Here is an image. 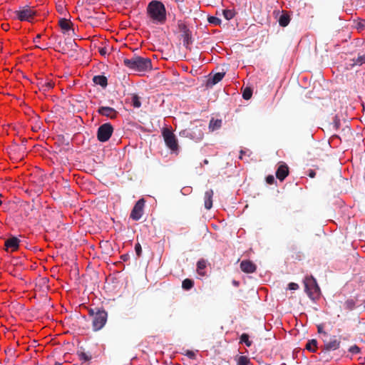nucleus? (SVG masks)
<instances>
[{
    "mask_svg": "<svg viewBox=\"0 0 365 365\" xmlns=\"http://www.w3.org/2000/svg\"><path fill=\"white\" fill-rule=\"evenodd\" d=\"M163 136L166 145L173 151L178 149V141L174 133L168 128L163 130Z\"/></svg>",
    "mask_w": 365,
    "mask_h": 365,
    "instance_id": "obj_8",
    "label": "nucleus"
},
{
    "mask_svg": "<svg viewBox=\"0 0 365 365\" xmlns=\"http://www.w3.org/2000/svg\"><path fill=\"white\" fill-rule=\"evenodd\" d=\"M240 343H245L247 347L251 346L252 344V341L249 339V335L246 333H244L241 335Z\"/></svg>",
    "mask_w": 365,
    "mask_h": 365,
    "instance_id": "obj_30",
    "label": "nucleus"
},
{
    "mask_svg": "<svg viewBox=\"0 0 365 365\" xmlns=\"http://www.w3.org/2000/svg\"><path fill=\"white\" fill-rule=\"evenodd\" d=\"M14 18L23 21H31L34 16L36 15V11H34L29 6H24L20 8L19 10L15 11Z\"/></svg>",
    "mask_w": 365,
    "mask_h": 365,
    "instance_id": "obj_5",
    "label": "nucleus"
},
{
    "mask_svg": "<svg viewBox=\"0 0 365 365\" xmlns=\"http://www.w3.org/2000/svg\"><path fill=\"white\" fill-rule=\"evenodd\" d=\"M37 47L39 48H41V49H45L46 48H43V47L38 46Z\"/></svg>",
    "mask_w": 365,
    "mask_h": 365,
    "instance_id": "obj_50",
    "label": "nucleus"
},
{
    "mask_svg": "<svg viewBox=\"0 0 365 365\" xmlns=\"http://www.w3.org/2000/svg\"><path fill=\"white\" fill-rule=\"evenodd\" d=\"M288 287L290 290H297L299 288V285L296 283L291 282L288 284Z\"/></svg>",
    "mask_w": 365,
    "mask_h": 365,
    "instance_id": "obj_40",
    "label": "nucleus"
},
{
    "mask_svg": "<svg viewBox=\"0 0 365 365\" xmlns=\"http://www.w3.org/2000/svg\"><path fill=\"white\" fill-rule=\"evenodd\" d=\"M145 204V200L143 198H141L136 202L130 215V217L132 220L138 221L142 217L144 212Z\"/></svg>",
    "mask_w": 365,
    "mask_h": 365,
    "instance_id": "obj_10",
    "label": "nucleus"
},
{
    "mask_svg": "<svg viewBox=\"0 0 365 365\" xmlns=\"http://www.w3.org/2000/svg\"><path fill=\"white\" fill-rule=\"evenodd\" d=\"M213 195L214 192L212 189H210L205 192V207L207 210H210L212 207Z\"/></svg>",
    "mask_w": 365,
    "mask_h": 365,
    "instance_id": "obj_17",
    "label": "nucleus"
},
{
    "mask_svg": "<svg viewBox=\"0 0 365 365\" xmlns=\"http://www.w3.org/2000/svg\"><path fill=\"white\" fill-rule=\"evenodd\" d=\"M252 96V90L250 88H245L242 93V98L245 100H249Z\"/></svg>",
    "mask_w": 365,
    "mask_h": 365,
    "instance_id": "obj_31",
    "label": "nucleus"
},
{
    "mask_svg": "<svg viewBox=\"0 0 365 365\" xmlns=\"http://www.w3.org/2000/svg\"><path fill=\"white\" fill-rule=\"evenodd\" d=\"M79 360L83 363L92 359V355L89 352H85L82 349L77 351Z\"/></svg>",
    "mask_w": 365,
    "mask_h": 365,
    "instance_id": "obj_20",
    "label": "nucleus"
},
{
    "mask_svg": "<svg viewBox=\"0 0 365 365\" xmlns=\"http://www.w3.org/2000/svg\"><path fill=\"white\" fill-rule=\"evenodd\" d=\"M222 126V120L221 119H214L212 118L209 123V130L210 131H215L218 130Z\"/></svg>",
    "mask_w": 365,
    "mask_h": 365,
    "instance_id": "obj_21",
    "label": "nucleus"
},
{
    "mask_svg": "<svg viewBox=\"0 0 365 365\" xmlns=\"http://www.w3.org/2000/svg\"><path fill=\"white\" fill-rule=\"evenodd\" d=\"M289 175V168L287 164L283 163L279 165L276 171V177L280 180L283 181Z\"/></svg>",
    "mask_w": 365,
    "mask_h": 365,
    "instance_id": "obj_15",
    "label": "nucleus"
},
{
    "mask_svg": "<svg viewBox=\"0 0 365 365\" xmlns=\"http://www.w3.org/2000/svg\"><path fill=\"white\" fill-rule=\"evenodd\" d=\"M305 348L310 352H315L317 349V341L316 339L309 340L305 346Z\"/></svg>",
    "mask_w": 365,
    "mask_h": 365,
    "instance_id": "obj_22",
    "label": "nucleus"
},
{
    "mask_svg": "<svg viewBox=\"0 0 365 365\" xmlns=\"http://www.w3.org/2000/svg\"><path fill=\"white\" fill-rule=\"evenodd\" d=\"M53 365H62V364H61L59 362H55V364Z\"/></svg>",
    "mask_w": 365,
    "mask_h": 365,
    "instance_id": "obj_49",
    "label": "nucleus"
},
{
    "mask_svg": "<svg viewBox=\"0 0 365 365\" xmlns=\"http://www.w3.org/2000/svg\"><path fill=\"white\" fill-rule=\"evenodd\" d=\"M206 267V262L204 259H200L197 263V273L201 276H205V272H204V269Z\"/></svg>",
    "mask_w": 365,
    "mask_h": 365,
    "instance_id": "obj_23",
    "label": "nucleus"
},
{
    "mask_svg": "<svg viewBox=\"0 0 365 365\" xmlns=\"http://www.w3.org/2000/svg\"><path fill=\"white\" fill-rule=\"evenodd\" d=\"M53 87V83L52 81H47L41 84V88L44 91H48Z\"/></svg>",
    "mask_w": 365,
    "mask_h": 365,
    "instance_id": "obj_33",
    "label": "nucleus"
},
{
    "mask_svg": "<svg viewBox=\"0 0 365 365\" xmlns=\"http://www.w3.org/2000/svg\"><path fill=\"white\" fill-rule=\"evenodd\" d=\"M349 351L352 354H356L360 352V348L356 345H354L349 349Z\"/></svg>",
    "mask_w": 365,
    "mask_h": 365,
    "instance_id": "obj_36",
    "label": "nucleus"
},
{
    "mask_svg": "<svg viewBox=\"0 0 365 365\" xmlns=\"http://www.w3.org/2000/svg\"><path fill=\"white\" fill-rule=\"evenodd\" d=\"M41 34H38L36 36V37L34 38V42H38L40 38H41Z\"/></svg>",
    "mask_w": 365,
    "mask_h": 365,
    "instance_id": "obj_46",
    "label": "nucleus"
},
{
    "mask_svg": "<svg viewBox=\"0 0 365 365\" xmlns=\"http://www.w3.org/2000/svg\"><path fill=\"white\" fill-rule=\"evenodd\" d=\"M308 175H309L310 178H314V177H315V175H316V173H315V171H314V170H308Z\"/></svg>",
    "mask_w": 365,
    "mask_h": 365,
    "instance_id": "obj_41",
    "label": "nucleus"
},
{
    "mask_svg": "<svg viewBox=\"0 0 365 365\" xmlns=\"http://www.w3.org/2000/svg\"><path fill=\"white\" fill-rule=\"evenodd\" d=\"M8 27H9V26L7 24L6 26H4V24L2 25L3 29H4L6 31L8 29Z\"/></svg>",
    "mask_w": 365,
    "mask_h": 365,
    "instance_id": "obj_47",
    "label": "nucleus"
},
{
    "mask_svg": "<svg viewBox=\"0 0 365 365\" xmlns=\"http://www.w3.org/2000/svg\"><path fill=\"white\" fill-rule=\"evenodd\" d=\"M99 52H100V53L102 56H105L106 54V53H107L106 48H100Z\"/></svg>",
    "mask_w": 365,
    "mask_h": 365,
    "instance_id": "obj_43",
    "label": "nucleus"
},
{
    "mask_svg": "<svg viewBox=\"0 0 365 365\" xmlns=\"http://www.w3.org/2000/svg\"><path fill=\"white\" fill-rule=\"evenodd\" d=\"M290 21L289 16L287 14H282L279 19V24L281 26H287Z\"/></svg>",
    "mask_w": 365,
    "mask_h": 365,
    "instance_id": "obj_26",
    "label": "nucleus"
},
{
    "mask_svg": "<svg viewBox=\"0 0 365 365\" xmlns=\"http://www.w3.org/2000/svg\"><path fill=\"white\" fill-rule=\"evenodd\" d=\"M121 259L123 260V261H127L128 259H129V255H123L121 256Z\"/></svg>",
    "mask_w": 365,
    "mask_h": 365,
    "instance_id": "obj_44",
    "label": "nucleus"
},
{
    "mask_svg": "<svg viewBox=\"0 0 365 365\" xmlns=\"http://www.w3.org/2000/svg\"><path fill=\"white\" fill-rule=\"evenodd\" d=\"M20 240L16 237H11L5 240L4 246L7 252H14L19 249Z\"/></svg>",
    "mask_w": 365,
    "mask_h": 365,
    "instance_id": "obj_12",
    "label": "nucleus"
},
{
    "mask_svg": "<svg viewBox=\"0 0 365 365\" xmlns=\"http://www.w3.org/2000/svg\"><path fill=\"white\" fill-rule=\"evenodd\" d=\"M78 163L76 165L80 170H84L86 173H91L94 171V168H91L89 165H86L85 162L77 161Z\"/></svg>",
    "mask_w": 365,
    "mask_h": 365,
    "instance_id": "obj_25",
    "label": "nucleus"
},
{
    "mask_svg": "<svg viewBox=\"0 0 365 365\" xmlns=\"http://www.w3.org/2000/svg\"><path fill=\"white\" fill-rule=\"evenodd\" d=\"M123 64L135 71H146L152 69V62L149 58L134 56L130 58H124Z\"/></svg>",
    "mask_w": 365,
    "mask_h": 365,
    "instance_id": "obj_2",
    "label": "nucleus"
},
{
    "mask_svg": "<svg viewBox=\"0 0 365 365\" xmlns=\"http://www.w3.org/2000/svg\"><path fill=\"white\" fill-rule=\"evenodd\" d=\"M224 17L227 20H230L235 16V12L232 10L225 9L222 11Z\"/></svg>",
    "mask_w": 365,
    "mask_h": 365,
    "instance_id": "obj_32",
    "label": "nucleus"
},
{
    "mask_svg": "<svg viewBox=\"0 0 365 365\" xmlns=\"http://www.w3.org/2000/svg\"><path fill=\"white\" fill-rule=\"evenodd\" d=\"M225 73L219 72L215 73L212 78H209L207 81V84L210 86H214L219 83L225 76Z\"/></svg>",
    "mask_w": 365,
    "mask_h": 365,
    "instance_id": "obj_19",
    "label": "nucleus"
},
{
    "mask_svg": "<svg viewBox=\"0 0 365 365\" xmlns=\"http://www.w3.org/2000/svg\"><path fill=\"white\" fill-rule=\"evenodd\" d=\"M131 103L135 108H140L141 106V102L140 97L137 94H133L131 96Z\"/></svg>",
    "mask_w": 365,
    "mask_h": 365,
    "instance_id": "obj_28",
    "label": "nucleus"
},
{
    "mask_svg": "<svg viewBox=\"0 0 365 365\" xmlns=\"http://www.w3.org/2000/svg\"><path fill=\"white\" fill-rule=\"evenodd\" d=\"M135 251L136 253V255L139 257L141 256L142 254V247L139 242L136 243L135 245Z\"/></svg>",
    "mask_w": 365,
    "mask_h": 365,
    "instance_id": "obj_37",
    "label": "nucleus"
},
{
    "mask_svg": "<svg viewBox=\"0 0 365 365\" xmlns=\"http://www.w3.org/2000/svg\"><path fill=\"white\" fill-rule=\"evenodd\" d=\"M190 359H194L195 358V354L191 350H187L185 354Z\"/></svg>",
    "mask_w": 365,
    "mask_h": 365,
    "instance_id": "obj_39",
    "label": "nucleus"
},
{
    "mask_svg": "<svg viewBox=\"0 0 365 365\" xmlns=\"http://www.w3.org/2000/svg\"><path fill=\"white\" fill-rule=\"evenodd\" d=\"M322 341L324 345L322 346V351L324 353L336 350L341 344L340 339H337L336 336L329 335V337L322 338Z\"/></svg>",
    "mask_w": 365,
    "mask_h": 365,
    "instance_id": "obj_6",
    "label": "nucleus"
},
{
    "mask_svg": "<svg viewBox=\"0 0 365 365\" xmlns=\"http://www.w3.org/2000/svg\"><path fill=\"white\" fill-rule=\"evenodd\" d=\"M180 136L195 142L200 141L204 137L202 125H200L185 128L180 132Z\"/></svg>",
    "mask_w": 365,
    "mask_h": 365,
    "instance_id": "obj_3",
    "label": "nucleus"
},
{
    "mask_svg": "<svg viewBox=\"0 0 365 365\" xmlns=\"http://www.w3.org/2000/svg\"><path fill=\"white\" fill-rule=\"evenodd\" d=\"M93 81L95 84L99 85L103 88H106L108 85V79L105 76L103 75L93 76Z\"/></svg>",
    "mask_w": 365,
    "mask_h": 365,
    "instance_id": "obj_18",
    "label": "nucleus"
},
{
    "mask_svg": "<svg viewBox=\"0 0 365 365\" xmlns=\"http://www.w3.org/2000/svg\"><path fill=\"white\" fill-rule=\"evenodd\" d=\"M58 25L64 34L67 33L69 35L70 31L74 33V29L72 28L73 23L70 20L61 19L58 21Z\"/></svg>",
    "mask_w": 365,
    "mask_h": 365,
    "instance_id": "obj_16",
    "label": "nucleus"
},
{
    "mask_svg": "<svg viewBox=\"0 0 365 365\" xmlns=\"http://www.w3.org/2000/svg\"><path fill=\"white\" fill-rule=\"evenodd\" d=\"M208 161L207 160H205V164H207Z\"/></svg>",
    "mask_w": 365,
    "mask_h": 365,
    "instance_id": "obj_53",
    "label": "nucleus"
},
{
    "mask_svg": "<svg viewBox=\"0 0 365 365\" xmlns=\"http://www.w3.org/2000/svg\"><path fill=\"white\" fill-rule=\"evenodd\" d=\"M96 312V311H95V309H89L88 314L93 318L95 317Z\"/></svg>",
    "mask_w": 365,
    "mask_h": 365,
    "instance_id": "obj_42",
    "label": "nucleus"
},
{
    "mask_svg": "<svg viewBox=\"0 0 365 365\" xmlns=\"http://www.w3.org/2000/svg\"><path fill=\"white\" fill-rule=\"evenodd\" d=\"M98 113L103 116L108 117L111 119L115 118L117 116L118 112L111 107L101 106L98 108Z\"/></svg>",
    "mask_w": 365,
    "mask_h": 365,
    "instance_id": "obj_13",
    "label": "nucleus"
},
{
    "mask_svg": "<svg viewBox=\"0 0 365 365\" xmlns=\"http://www.w3.org/2000/svg\"><path fill=\"white\" fill-rule=\"evenodd\" d=\"M240 268L243 272L251 274L257 269V266L250 260H242L240 263Z\"/></svg>",
    "mask_w": 365,
    "mask_h": 365,
    "instance_id": "obj_14",
    "label": "nucleus"
},
{
    "mask_svg": "<svg viewBox=\"0 0 365 365\" xmlns=\"http://www.w3.org/2000/svg\"><path fill=\"white\" fill-rule=\"evenodd\" d=\"M324 327L322 324H319L317 326L318 332L322 334V338L329 337V334L327 332L324 331L323 329Z\"/></svg>",
    "mask_w": 365,
    "mask_h": 365,
    "instance_id": "obj_35",
    "label": "nucleus"
},
{
    "mask_svg": "<svg viewBox=\"0 0 365 365\" xmlns=\"http://www.w3.org/2000/svg\"><path fill=\"white\" fill-rule=\"evenodd\" d=\"M37 192H41V188L40 187H38Z\"/></svg>",
    "mask_w": 365,
    "mask_h": 365,
    "instance_id": "obj_51",
    "label": "nucleus"
},
{
    "mask_svg": "<svg viewBox=\"0 0 365 365\" xmlns=\"http://www.w3.org/2000/svg\"><path fill=\"white\" fill-rule=\"evenodd\" d=\"M113 127L109 123L101 125L97 131V138L100 142L108 141L112 135Z\"/></svg>",
    "mask_w": 365,
    "mask_h": 365,
    "instance_id": "obj_7",
    "label": "nucleus"
},
{
    "mask_svg": "<svg viewBox=\"0 0 365 365\" xmlns=\"http://www.w3.org/2000/svg\"><path fill=\"white\" fill-rule=\"evenodd\" d=\"M250 360L246 356H240L237 359V365H250Z\"/></svg>",
    "mask_w": 365,
    "mask_h": 365,
    "instance_id": "obj_29",
    "label": "nucleus"
},
{
    "mask_svg": "<svg viewBox=\"0 0 365 365\" xmlns=\"http://www.w3.org/2000/svg\"><path fill=\"white\" fill-rule=\"evenodd\" d=\"M1 196V195H0V197ZM2 204V201L0 200V205Z\"/></svg>",
    "mask_w": 365,
    "mask_h": 365,
    "instance_id": "obj_52",
    "label": "nucleus"
},
{
    "mask_svg": "<svg viewBox=\"0 0 365 365\" xmlns=\"http://www.w3.org/2000/svg\"><path fill=\"white\" fill-rule=\"evenodd\" d=\"M353 63L350 65L351 66H361L365 63V53L363 55H359L356 59H353Z\"/></svg>",
    "mask_w": 365,
    "mask_h": 365,
    "instance_id": "obj_24",
    "label": "nucleus"
},
{
    "mask_svg": "<svg viewBox=\"0 0 365 365\" xmlns=\"http://www.w3.org/2000/svg\"><path fill=\"white\" fill-rule=\"evenodd\" d=\"M148 16L153 23L163 24L166 21V9L164 4L158 0L151 1L146 9Z\"/></svg>",
    "mask_w": 365,
    "mask_h": 365,
    "instance_id": "obj_1",
    "label": "nucleus"
},
{
    "mask_svg": "<svg viewBox=\"0 0 365 365\" xmlns=\"http://www.w3.org/2000/svg\"><path fill=\"white\" fill-rule=\"evenodd\" d=\"M107 317L108 314L105 310L97 309L92 321L93 331L101 330L105 326Z\"/></svg>",
    "mask_w": 365,
    "mask_h": 365,
    "instance_id": "obj_4",
    "label": "nucleus"
},
{
    "mask_svg": "<svg viewBox=\"0 0 365 365\" xmlns=\"http://www.w3.org/2000/svg\"><path fill=\"white\" fill-rule=\"evenodd\" d=\"M193 286L194 282L190 279H185L182 282V287L185 290H190L193 287Z\"/></svg>",
    "mask_w": 365,
    "mask_h": 365,
    "instance_id": "obj_27",
    "label": "nucleus"
},
{
    "mask_svg": "<svg viewBox=\"0 0 365 365\" xmlns=\"http://www.w3.org/2000/svg\"><path fill=\"white\" fill-rule=\"evenodd\" d=\"M266 182L269 185H273L275 182V179L273 175H269L266 178Z\"/></svg>",
    "mask_w": 365,
    "mask_h": 365,
    "instance_id": "obj_38",
    "label": "nucleus"
},
{
    "mask_svg": "<svg viewBox=\"0 0 365 365\" xmlns=\"http://www.w3.org/2000/svg\"><path fill=\"white\" fill-rule=\"evenodd\" d=\"M178 27L183 38V45L187 48L188 46L192 43L191 32L182 21H178Z\"/></svg>",
    "mask_w": 365,
    "mask_h": 365,
    "instance_id": "obj_11",
    "label": "nucleus"
},
{
    "mask_svg": "<svg viewBox=\"0 0 365 365\" xmlns=\"http://www.w3.org/2000/svg\"><path fill=\"white\" fill-rule=\"evenodd\" d=\"M245 153V151H243L242 150H240V155H239V158L240 160H241L242 158V155Z\"/></svg>",
    "mask_w": 365,
    "mask_h": 365,
    "instance_id": "obj_45",
    "label": "nucleus"
},
{
    "mask_svg": "<svg viewBox=\"0 0 365 365\" xmlns=\"http://www.w3.org/2000/svg\"><path fill=\"white\" fill-rule=\"evenodd\" d=\"M208 21L214 25H220L221 24V19L215 16H210Z\"/></svg>",
    "mask_w": 365,
    "mask_h": 365,
    "instance_id": "obj_34",
    "label": "nucleus"
},
{
    "mask_svg": "<svg viewBox=\"0 0 365 365\" xmlns=\"http://www.w3.org/2000/svg\"><path fill=\"white\" fill-rule=\"evenodd\" d=\"M305 292L309 297L312 298L313 295L319 292V287L317 283L316 279L312 277H306L304 281Z\"/></svg>",
    "mask_w": 365,
    "mask_h": 365,
    "instance_id": "obj_9",
    "label": "nucleus"
},
{
    "mask_svg": "<svg viewBox=\"0 0 365 365\" xmlns=\"http://www.w3.org/2000/svg\"><path fill=\"white\" fill-rule=\"evenodd\" d=\"M233 284L235 285V286H237L239 284V282H237V281H233Z\"/></svg>",
    "mask_w": 365,
    "mask_h": 365,
    "instance_id": "obj_48",
    "label": "nucleus"
}]
</instances>
